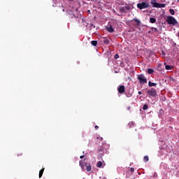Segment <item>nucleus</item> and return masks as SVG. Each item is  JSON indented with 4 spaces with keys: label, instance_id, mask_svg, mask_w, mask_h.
<instances>
[{
    "label": "nucleus",
    "instance_id": "nucleus-34",
    "mask_svg": "<svg viewBox=\"0 0 179 179\" xmlns=\"http://www.w3.org/2000/svg\"><path fill=\"white\" fill-rule=\"evenodd\" d=\"M167 152H171V150H170V149H169H169H167Z\"/></svg>",
    "mask_w": 179,
    "mask_h": 179
},
{
    "label": "nucleus",
    "instance_id": "nucleus-13",
    "mask_svg": "<svg viewBox=\"0 0 179 179\" xmlns=\"http://www.w3.org/2000/svg\"><path fill=\"white\" fill-rule=\"evenodd\" d=\"M44 170L45 169L43 168L40 171H39V178H41L43 177V174L44 173Z\"/></svg>",
    "mask_w": 179,
    "mask_h": 179
},
{
    "label": "nucleus",
    "instance_id": "nucleus-26",
    "mask_svg": "<svg viewBox=\"0 0 179 179\" xmlns=\"http://www.w3.org/2000/svg\"><path fill=\"white\" fill-rule=\"evenodd\" d=\"M132 96V94H129V95H127V97H131Z\"/></svg>",
    "mask_w": 179,
    "mask_h": 179
},
{
    "label": "nucleus",
    "instance_id": "nucleus-30",
    "mask_svg": "<svg viewBox=\"0 0 179 179\" xmlns=\"http://www.w3.org/2000/svg\"><path fill=\"white\" fill-rule=\"evenodd\" d=\"M129 125H134V122H131L129 123Z\"/></svg>",
    "mask_w": 179,
    "mask_h": 179
},
{
    "label": "nucleus",
    "instance_id": "nucleus-7",
    "mask_svg": "<svg viewBox=\"0 0 179 179\" xmlns=\"http://www.w3.org/2000/svg\"><path fill=\"white\" fill-rule=\"evenodd\" d=\"M150 3L152 8H157L159 3H157V0H151Z\"/></svg>",
    "mask_w": 179,
    "mask_h": 179
},
{
    "label": "nucleus",
    "instance_id": "nucleus-28",
    "mask_svg": "<svg viewBox=\"0 0 179 179\" xmlns=\"http://www.w3.org/2000/svg\"><path fill=\"white\" fill-rule=\"evenodd\" d=\"M98 152H103V149H102V148L99 149V150H98Z\"/></svg>",
    "mask_w": 179,
    "mask_h": 179
},
{
    "label": "nucleus",
    "instance_id": "nucleus-12",
    "mask_svg": "<svg viewBox=\"0 0 179 179\" xmlns=\"http://www.w3.org/2000/svg\"><path fill=\"white\" fill-rule=\"evenodd\" d=\"M87 171H92V166L88 164H85Z\"/></svg>",
    "mask_w": 179,
    "mask_h": 179
},
{
    "label": "nucleus",
    "instance_id": "nucleus-20",
    "mask_svg": "<svg viewBox=\"0 0 179 179\" xmlns=\"http://www.w3.org/2000/svg\"><path fill=\"white\" fill-rule=\"evenodd\" d=\"M169 12H170L171 15H176V11H174V9H170Z\"/></svg>",
    "mask_w": 179,
    "mask_h": 179
},
{
    "label": "nucleus",
    "instance_id": "nucleus-16",
    "mask_svg": "<svg viewBox=\"0 0 179 179\" xmlns=\"http://www.w3.org/2000/svg\"><path fill=\"white\" fill-rule=\"evenodd\" d=\"M157 8H166V4L164 3H159Z\"/></svg>",
    "mask_w": 179,
    "mask_h": 179
},
{
    "label": "nucleus",
    "instance_id": "nucleus-35",
    "mask_svg": "<svg viewBox=\"0 0 179 179\" xmlns=\"http://www.w3.org/2000/svg\"><path fill=\"white\" fill-rule=\"evenodd\" d=\"M100 141H103V138L102 137L100 138Z\"/></svg>",
    "mask_w": 179,
    "mask_h": 179
},
{
    "label": "nucleus",
    "instance_id": "nucleus-6",
    "mask_svg": "<svg viewBox=\"0 0 179 179\" xmlns=\"http://www.w3.org/2000/svg\"><path fill=\"white\" fill-rule=\"evenodd\" d=\"M118 93H120L121 94L125 93V86L124 85H120L117 88Z\"/></svg>",
    "mask_w": 179,
    "mask_h": 179
},
{
    "label": "nucleus",
    "instance_id": "nucleus-36",
    "mask_svg": "<svg viewBox=\"0 0 179 179\" xmlns=\"http://www.w3.org/2000/svg\"><path fill=\"white\" fill-rule=\"evenodd\" d=\"M130 108H131V107H129V108H128V110H130Z\"/></svg>",
    "mask_w": 179,
    "mask_h": 179
},
{
    "label": "nucleus",
    "instance_id": "nucleus-19",
    "mask_svg": "<svg viewBox=\"0 0 179 179\" xmlns=\"http://www.w3.org/2000/svg\"><path fill=\"white\" fill-rule=\"evenodd\" d=\"M143 161L145 162H149V157L148 155L145 156L143 158Z\"/></svg>",
    "mask_w": 179,
    "mask_h": 179
},
{
    "label": "nucleus",
    "instance_id": "nucleus-8",
    "mask_svg": "<svg viewBox=\"0 0 179 179\" xmlns=\"http://www.w3.org/2000/svg\"><path fill=\"white\" fill-rule=\"evenodd\" d=\"M106 30H107V31H108V33L114 32V28H113V26H111V25H110L109 27H107Z\"/></svg>",
    "mask_w": 179,
    "mask_h": 179
},
{
    "label": "nucleus",
    "instance_id": "nucleus-31",
    "mask_svg": "<svg viewBox=\"0 0 179 179\" xmlns=\"http://www.w3.org/2000/svg\"><path fill=\"white\" fill-rule=\"evenodd\" d=\"M83 157H85V155H81V156L80 157V159H83Z\"/></svg>",
    "mask_w": 179,
    "mask_h": 179
},
{
    "label": "nucleus",
    "instance_id": "nucleus-33",
    "mask_svg": "<svg viewBox=\"0 0 179 179\" xmlns=\"http://www.w3.org/2000/svg\"><path fill=\"white\" fill-rule=\"evenodd\" d=\"M162 55H166L164 51H162Z\"/></svg>",
    "mask_w": 179,
    "mask_h": 179
},
{
    "label": "nucleus",
    "instance_id": "nucleus-14",
    "mask_svg": "<svg viewBox=\"0 0 179 179\" xmlns=\"http://www.w3.org/2000/svg\"><path fill=\"white\" fill-rule=\"evenodd\" d=\"M165 69H166V71H171V69H173V66H171L170 65H166Z\"/></svg>",
    "mask_w": 179,
    "mask_h": 179
},
{
    "label": "nucleus",
    "instance_id": "nucleus-32",
    "mask_svg": "<svg viewBox=\"0 0 179 179\" xmlns=\"http://www.w3.org/2000/svg\"><path fill=\"white\" fill-rule=\"evenodd\" d=\"M138 94H142V92L141 91H138Z\"/></svg>",
    "mask_w": 179,
    "mask_h": 179
},
{
    "label": "nucleus",
    "instance_id": "nucleus-22",
    "mask_svg": "<svg viewBox=\"0 0 179 179\" xmlns=\"http://www.w3.org/2000/svg\"><path fill=\"white\" fill-rule=\"evenodd\" d=\"M148 108H149V106H148V104H145L143 106V110H148Z\"/></svg>",
    "mask_w": 179,
    "mask_h": 179
},
{
    "label": "nucleus",
    "instance_id": "nucleus-9",
    "mask_svg": "<svg viewBox=\"0 0 179 179\" xmlns=\"http://www.w3.org/2000/svg\"><path fill=\"white\" fill-rule=\"evenodd\" d=\"M132 22H136V26H141V21L137 18H134Z\"/></svg>",
    "mask_w": 179,
    "mask_h": 179
},
{
    "label": "nucleus",
    "instance_id": "nucleus-37",
    "mask_svg": "<svg viewBox=\"0 0 179 179\" xmlns=\"http://www.w3.org/2000/svg\"><path fill=\"white\" fill-rule=\"evenodd\" d=\"M87 1H90V0H87Z\"/></svg>",
    "mask_w": 179,
    "mask_h": 179
},
{
    "label": "nucleus",
    "instance_id": "nucleus-17",
    "mask_svg": "<svg viewBox=\"0 0 179 179\" xmlns=\"http://www.w3.org/2000/svg\"><path fill=\"white\" fill-rule=\"evenodd\" d=\"M153 72H155V70H153L152 69H148V73H149V75H152V73H153Z\"/></svg>",
    "mask_w": 179,
    "mask_h": 179
},
{
    "label": "nucleus",
    "instance_id": "nucleus-3",
    "mask_svg": "<svg viewBox=\"0 0 179 179\" xmlns=\"http://www.w3.org/2000/svg\"><path fill=\"white\" fill-rule=\"evenodd\" d=\"M147 94L149 97H156L157 96V91L155 88H151L147 90Z\"/></svg>",
    "mask_w": 179,
    "mask_h": 179
},
{
    "label": "nucleus",
    "instance_id": "nucleus-25",
    "mask_svg": "<svg viewBox=\"0 0 179 179\" xmlns=\"http://www.w3.org/2000/svg\"><path fill=\"white\" fill-rule=\"evenodd\" d=\"M17 156H23V153L20 152V153L17 155Z\"/></svg>",
    "mask_w": 179,
    "mask_h": 179
},
{
    "label": "nucleus",
    "instance_id": "nucleus-10",
    "mask_svg": "<svg viewBox=\"0 0 179 179\" xmlns=\"http://www.w3.org/2000/svg\"><path fill=\"white\" fill-rule=\"evenodd\" d=\"M96 167H98V169H101L103 166V162L99 161L96 163Z\"/></svg>",
    "mask_w": 179,
    "mask_h": 179
},
{
    "label": "nucleus",
    "instance_id": "nucleus-15",
    "mask_svg": "<svg viewBox=\"0 0 179 179\" xmlns=\"http://www.w3.org/2000/svg\"><path fill=\"white\" fill-rule=\"evenodd\" d=\"M103 41L104 44H110V41L107 38H104Z\"/></svg>",
    "mask_w": 179,
    "mask_h": 179
},
{
    "label": "nucleus",
    "instance_id": "nucleus-2",
    "mask_svg": "<svg viewBox=\"0 0 179 179\" xmlns=\"http://www.w3.org/2000/svg\"><path fill=\"white\" fill-rule=\"evenodd\" d=\"M137 79L139 80L141 85H145V83H148V79L145 77V75L140 74L137 76Z\"/></svg>",
    "mask_w": 179,
    "mask_h": 179
},
{
    "label": "nucleus",
    "instance_id": "nucleus-21",
    "mask_svg": "<svg viewBox=\"0 0 179 179\" xmlns=\"http://www.w3.org/2000/svg\"><path fill=\"white\" fill-rule=\"evenodd\" d=\"M150 22L151 23H156V20L154 17H151V18H150Z\"/></svg>",
    "mask_w": 179,
    "mask_h": 179
},
{
    "label": "nucleus",
    "instance_id": "nucleus-23",
    "mask_svg": "<svg viewBox=\"0 0 179 179\" xmlns=\"http://www.w3.org/2000/svg\"><path fill=\"white\" fill-rule=\"evenodd\" d=\"M118 58H120V55H118V54H116V55H115V59H118Z\"/></svg>",
    "mask_w": 179,
    "mask_h": 179
},
{
    "label": "nucleus",
    "instance_id": "nucleus-1",
    "mask_svg": "<svg viewBox=\"0 0 179 179\" xmlns=\"http://www.w3.org/2000/svg\"><path fill=\"white\" fill-rule=\"evenodd\" d=\"M166 22L168 24H172L173 26L178 24V22H177V20H176V18H174L173 16H168L166 18Z\"/></svg>",
    "mask_w": 179,
    "mask_h": 179
},
{
    "label": "nucleus",
    "instance_id": "nucleus-29",
    "mask_svg": "<svg viewBox=\"0 0 179 179\" xmlns=\"http://www.w3.org/2000/svg\"><path fill=\"white\" fill-rule=\"evenodd\" d=\"M154 29V31H157V28H152Z\"/></svg>",
    "mask_w": 179,
    "mask_h": 179
},
{
    "label": "nucleus",
    "instance_id": "nucleus-27",
    "mask_svg": "<svg viewBox=\"0 0 179 179\" xmlns=\"http://www.w3.org/2000/svg\"><path fill=\"white\" fill-rule=\"evenodd\" d=\"M95 129H96V130L99 129V126L96 125V126H95Z\"/></svg>",
    "mask_w": 179,
    "mask_h": 179
},
{
    "label": "nucleus",
    "instance_id": "nucleus-18",
    "mask_svg": "<svg viewBox=\"0 0 179 179\" xmlns=\"http://www.w3.org/2000/svg\"><path fill=\"white\" fill-rule=\"evenodd\" d=\"M92 45H94V47H96L97 45V41H91Z\"/></svg>",
    "mask_w": 179,
    "mask_h": 179
},
{
    "label": "nucleus",
    "instance_id": "nucleus-24",
    "mask_svg": "<svg viewBox=\"0 0 179 179\" xmlns=\"http://www.w3.org/2000/svg\"><path fill=\"white\" fill-rule=\"evenodd\" d=\"M130 171L131 173H134V171H135V169L134 168H131Z\"/></svg>",
    "mask_w": 179,
    "mask_h": 179
},
{
    "label": "nucleus",
    "instance_id": "nucleus-4",
    "mask_svg": "<svg viewBox=\"0 0 179 179\" xmlns=\"http://www.w3.org/2000/svg\"><path fill=\"white\" fill-rule=\"evenodd\" d=\"M150 5L146 2H142L137 3V8L142 10V9H147V8H149Z\"/></svg>",
    "mask_w": 179,
    "mask_h": 179
},
{
    "label": "nucleus",
    "instance_id": "nucleus-11",
    "mask_svg": "<svg viewBox=\"0 0 179 179\" xmlns=\"http://www.w3.org/2000/svg\"><path fill=\"white\" fill-rule=\"evenodd\" d=\"M148 86L150 87H156V86H157V83H152V81H149L148 82Z\"/></svg>",
    "mask_w": 179,
    "mask_h": 179
},
{
    "label": "nucleus",
    "instance_id": "nucleus-5",
    "mask_svg": "<svg viewBox=\"0 0 179 179\" xmlns=\"http://www.w3.org/2000/svg\"><path fill=\"white\" fill-rule=\"evenodd\" d=\"M128 10H131V6L127 5L126 6L120 7V13H128Z\"/></svg>",
    "mask_w": 179,
    "mask_h": 179
}]
</instances>
